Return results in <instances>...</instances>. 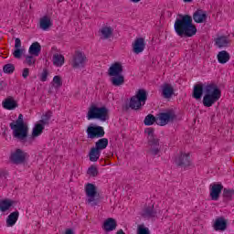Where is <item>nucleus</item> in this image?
I'll use <instances>...</instances> for the list:
<instances>
[{
    "instance_id": "nucleus-18",
    "label": "nucleus",
    "mask_w": 234,
    "mask_h": 234,
    "mask_svg": "<svg viewBox=\"0 0 234 234\" xmlns=\"http://www.w3.org/2000/svg\"><path fill=\"white\" fill-rule=\"evenodd\" d=\"M218 48H226L229 47V38L227 36H220L214 39Z\"/></svg>"
},
{
    "instance_id": "nucleus-19",
    "label": "nucleus",
    "mask_w": 234,
    "mask_h": 234,
    "mask_svg": "<svg viewBox=\"0 0 234 234\" xmlns=\"http://www.w3.org/2000/svg\"><path fill=\"white\" fill-rule=\"evenodd\" d=\"M193 19L195 23H204L207 19V13L202 9H197L193 14Z\"/></svg>"
},
{
    "instance_id": "nucleus-40",
    "label": "nucleus",
    "mask_w": 234,
    "mask_h": 234,
    "mask_svg": "<svg viewBox=\"0 0 234 234\" xmlns=\"http://www.w3.org/2000/svg\"><path fill=\"white\" fill-rule=\"evenodd\" d=\"M53 83H54L55 89H59V87L63 86V81L61 80V77L58 75L53 78Z\"/></svg>"
},
{
    "instance_id": "nucleus-36",
    "label": "nucleus",
    "mask_w": 234,
    "mask_h": 234,
    "mask_svg": "<svg viewBox=\"0 0 234 234\" xmlns=\"http://www.w3.org/2000/svg\"><path fill=\"white\" fill-rule=\"evenodd\" d=\"M101 33L104 39H109L112 36V27H104L101 29Z\"/></svg>"
},
{
    "instance_id": "nucleus-14",
    "label": "nucleus",
    "mask_w": 234,
    "mask_h": 234,
    "mask_svg": "<svg viewBox=\"0 0 234 234\" xmlns=\"http://www.w3.org/2000/svg\"><path fill=\"white\" fill-rule=\"evenodd\" d=\"M213 228L215 231H226L228 229V219L224 217L216 218Z\"/></svg>"
},
{
    "instance_id": "nucleus-17",
    "label": "nucleus",
    "mask_w": 234,
    "mask_h": 234,
    "mask_svg": "<svg viewBox=\"0 0 234 234\" xmlns=\"http://www.w3.org/2000/svg\"><path fill=\"white\" fill-rule=\"evenodd\" d=\"M222 189H224V186H222V184H214L210 188L211 200H218V198H220Z\"/></svg>"
},
{
    "instance_id": "nucleus-45",
    "label": "nucleus",
    "mask_w": 234,
    "mask_h": 234,
    "mask_svg": "<svg viewBox=\"0 0 234 234\" xmlns=\"http://www.w3.org/2000/svg\"><path fill=\"white\" fill-rule=\"evenodd\" d=\"M144 133L148 134V138H154V128H147L145 129Z\"/></svg>"
},
{
    "instance_id": "nucleus-21",
    "label": "nucleus",
    "mask_w": 234,
    "mask_h": 234,
    "mask_svg": "<svg viewBox=\"0 0 234 234\" xmlns=\"http://www.w3.org/2000/svg\"><path fill=\"white\" fill-rule=\"evenodd\" d=\"M204 94V84L199 83V84H196L194 86V90H193V93H192V97L195 100H202V96Z\"/></svg>"
},
{
    "instance_id": "nucleus-1",
    "label": "nucleus",
    "mask_w": 234,
    "mask_h": 234,
    "mask_svg": "<svg viewBox=\"0 0 234 234\" xmlns=\"http://www.w3.org/2000/svg\"><path fill=\"white\" fill-rule=\"evenodd\" d=\"M174 28L180 37H193L197 34V27L193 25V17L189 15H179Z\"/></svg>"
},
{
    "instance_id": "nucleus-26",
    "label": "nucleus",
    "mask_w": 234,
    "mask_h": 234,
    "mask_svg": "<svg viewBox=\"0 0 234 234\" xmlns=\"http://www.w3.org/2000/svg\"><path fill=\"white\" fill-rule=\"evenodd\" d=\"M3 107L7 111H14V109L17 108V102L14 99L8 98L3 101Z\"/></svg>"
},
{
    "instance_id": "nucleus-11",
    "label": "nucleus",
    "mask_w": 234,
    "mask_h": 234,
    "mask_svg": "<svg viewBox=\"0 0 234 234\" xmlns=\"http://www.w3.org/2000/svg\"><path fill=\"white\" fill-rule=\"evenodd\" d=\"M148 140V153L152 154V156H158L160 154V139L156 136L154 137H147Z\"/></svg>"
},
{
    "instance_id": "nucleus-12",
    "label": "nucleus",
    "mask_w": 234,
    "mask_h": 234,
    "mask_svg": "<svg viewBox=\"0 0 234 234\" xmlns=\"http://www.w3.org/2000/svg\"><path fill=\"white\" fill-rule=\"evenodd\" d=\"M175 164L177 167H189L191 165V157L187 154H180L175 158Z\"/></svg>"
},
{
    "instance_id": "nucleus-29",
    "label": "nucleus",
    "mask_w": 234,
    "mask_h": 234,
    "mask_svg": "<svg viewBox=\"0 0 234 234\" xmlns=\"http://www.w3.org/2000/svg\"><path fill=\"white\" fill-rule=\"evenodd\" d=\"M230 56L229 53L226 50L219 51L218 54V61L221 65H224L229 61Z\"/></svg>"
},
{
    "instance_id": "nucleus-10",
    "label": "nucleus",
    "mask_w": 234,
    "mask_h": 234,
    "mask_svg": "<svg viewBox=\"0 0 234 234\" xmlns=\"http://www.w3.org/2000/svg\"><path fill=\"white\" fill-rule=\"evenodd\" d=\"M176 119V114H175V112L168 111L166 112H161L158 114L156 123L157 125L164 127V125H167L169 122H175Z\"/></svg>"
},
{
    "instance_id": "nucleus-6",
    "label": "nucleus",
    "mask_w": 234,
    "mask_h": 234,
    "mask_svg": "<svg viewBox=\"0 0 234 234\" xmlns=\"http://www.w3.org/2000/svg\"><path fill=\"white\" fill-rule=\"evenodd\" d=\"M88 61L89 58H87V55L83 51H75L71 58V67L72 69H85Z\"/></svg>"
},
{
    "instance_id": "nucleus-32",
    "label": "nucleus",
    "mask_w": 234,
    "mask_h": 234,
    "mask_svg": "<svg viewBox=\"0 0 234 234\" xmlns=\"http://www.w3.org/2000/svg\"><path fill=\"white\" fill-rule=\"evenodd\" d=\"M29 54L31 56H39L41 52V45L38 42H34L30 47L28 50Z\"/></svg>"
},
{
    "instance_id": "nucleus-49",
    "label": "nucleus",
    "mask_w": 234,
    "mask_h": 234,
    "mask_svg": "<svg viewBox=\"0 0 234 234\" xmlns=\"http://www.w3.org/2000/svg\"><path fill=\"white\" fill-rule=\"evenodd\" d=\"M6 89V82L1 80L0 81V90H5Z\"/></svg>"
},
{
    "instance_id": "nucleus-39",
    "label": "nucleus",
    "mask_w": 234,
    "mask_h": 234,
    "mask_svg": "<svg viewBox=\"0 0 234 234\" xmlns=\"http://www.w3.org/2000/svg\"><path fill=\"white\" fill-rule=\"evenodd\" d=\"M137 234H151V231L149 230V228L145 227V225H138Z\"/></svg>"
},
{
    "instance_id": "nucleus-4",
    "label": "nucleus",
    "mask_w": 234,
    "mask_h": 234,
    "mask_svg": "<svg viewBox=\"0 0 234 234\" xmlns=\"http://www.w3.org/2000/svg\"><path fill=\"white\" fill-rule=\"evenodd\" d=\"M87 119L107 122L109 120V109L105 106L98 107L96 104H92L88 110Z\"/></svg>"
},
{
    "instance_id": "nucleus-30",
    "label": "nucleus",
    "mask_w": 234,
    "mask_h": 234,
    "mask_svg": "<svg viewBox=\"0 0 234 234\" xmlns=\"http://www.w3.org/2000/svg\"><path fill=\"white\" fill-rule=\"evenodd\" d=\"M39 27L42 30H48V28L52 27V21L50 20V17L45 16L42 18H40Z\"/></svg>"
},
{
    "instance_id": "nucleus-25",
    "label": "nucleus",
    "mask_w": 234,
    "mask_h": 234,
    "mask_svg": "<svg viewBox=\"0 0 234 234\" xmlns=\"http://www.w3.org/2000/svg\"><path fill=\"white\" fill-rule=\"evenodd\" d=\"M111 82L113 87H122L125 83V77L123 75L112 76Z\"/></svg>"
},
{
    "instance_id": "nucleus-7",
    "label": "nucleus",
    "mask_w": 234,
    "mask_h": 234,
    "mask_svg": "<svg viewBox=\"0 0 234 234\" xmlns=\"http://www.w3.org/2000/svg\"><path fill=\"white\" fill-rule=\"evenodd\" d=\"M86 133L88 134V138H90V140H94V138H103L105 136V130L103 127L95 125L94 123H90Z\"/></svg>"
},
{
    "instance_id": "nucleus-52",
    "label": "nucleus",
    "mask_w": 234,
    "mask_h": 234,
    "mask_svg": "<svg viewBox=\"0 0 234 234\" xmlns=\"http://www.w3.org/2000/svg\"><path fill=\"white\" fill-rule=\"evenodd\" d=\"M184 3H193V0H183Z\"/></svg>"
},
{
    "instance_id": "nucleus-15",
    "label": "nucleus",
    "mask_w": 234,
    "mask_h": 234,
    "mask_svg": "<svg viewBox=\"0 0 234 234\" xmlns=\"http://www.w3.org/2000/svg\"><path fill=\"white\" fill-rule=\"evenodd\" d=\"M157 215L158 211L154 209V205L144 207L142 212L143 218H146L147 220L156 218Z\"/></svg>"
},
{
    "instance_id": "nucleus-9",
    "label": "nucleus",
    "mask_w": 234,
    "mask_h": 234,
    "mask_svg": "<svg viewBox=\"0 0 234 234\" xmlns=\"http://www.w3.org/2000/svg\"><path fill=\"white\" fill-rule=\"evenodd\" d=\"M26 160L27 153L19 148H17L15 152L11 153L9 156V161L15 165H21V164H25Z\"/></svg>"
},
{
    "instance_id": "nucleus-53",
    "label": "nucleus",
    "mask_w": 234,
    "mask_h": 234,
    "mask_svg": "<svg viewBox=\"0 0 234 234\" xmlns=\"http://www.w3.org/2000/svg\"><path fill=\"white\" fill-rule=\"evenodd\" d=\"M141 0H132L133 3H140Z\"/></svg>"
},
{
    "instance_id": "nucleus-35",
    "label": "nucleus",
    "mask_w": 234,
    "mask_h": 234,
    "mask_svg": "<svg viewBox=\"0 0 234 234\" xmlns=\"http://www.w3.org/2000/svg\"><path fill=\"white\" fill-rule=\"evenodd\" d=\"M50 118H52V111H48L45 112V114L41 116V120L39 121V122L45 125H48Z\"/></svg>"
},
{
    "instance_id": "nucleus-20",
    "label": "nucleus",
    "mask_w": 234,
    "mask_h": 234,
    "mask_svg": "<svg viewBox=\"0 0 234 234\" xmlns=\"http://www.w3.org/2000/svg\"><path fill=\"white\" fill-rule=\"evenodd\" d=\"M116 226H118V224L116 223V219L112 218H109L104 221L102 229H104V231H107V232L114 231V229H116Z\"/></svg>"
},
{
    "instance_id": "nucleus-51",
    "label": "nucleus",
    "mask_w": 234,
    "mask_h": 234,
    "mask_svg": "<svg viewBox=\"0 0 234 234\" xmlns=\"http://www.w3.org/2000/svg\"><path fill=\"white\" fill-rule=\"evenodd\" d=\"M117 234H125V232H123V229H120L117 231Z\"/></svg>"
},
{
    "instance_id": "nucleus-31",
    "label": "nucleus",
    "mask_w": 234,
    "mask_h": 234,
    "mask_svg": "<svg viewBox=\"0 0 234 234\" xmlns=\"http://www.w3.org/2000/svg\"><path fill=\"white\" fill-rule=\"evenodd\" d=\"M101 155V152L98 150L95 147H92L90 150L89 156H90V162H98L100 160V156Z\"/></svg>"
},
{
    "instance_id": "nucleus-42",
    "label": "nucleus",
    "mask_w": 234,
    "mask_h": 234,
    "mask_svg": "<svg viewBox=\"0 0 234 234\" xmlns=\"http://www.w3.org/2000/svg\"><path fill=\"white\" fill-rule=\"evenodd\" d=\"M98 168L95 165H91L88 168L87 174L90 176H98Z\"/></svg>"
},
{
    "instance_id": "nucleus-8",
    "label": "nucleus",
    "mask_w": 234,
    "mask_h": 234,
    "mask_svg": "<svg viewBox=\"0 0 234 234\" xmlns=\"http://www.w3.org/2000/svg\"><path fill=\"white\" fill-rule=\"evenodd\" d=\"M86 196L88 197L87 202L90 206H98V199H96V195H98V190L94 184L88 183L85 187Z\"/></svg>"
},
{
    "instance_id": "nucleus-46",
    "label": "nucleus",
    "mask_w": 234,
    "mask_h": 234,
    "mask_svg": "<svg viewBox=\"0 0 234 234\" xmlns=\"http://www.w3.org/2000/svg\"><path fill=\"white\" fill-rule=\"evenodd\" d=\"M8 177V173L6 171L0 172V181L5 182Z\"/></svg>"
},
{
    "instance_id": "nucleus-5",
    "label": "nucleus",
    "mask_w": 234,
    "mask_h": 234,
    "mask_svg": "<svg viewBox=\"0 0 234 234\" xmlns=\"http://www.w3.org/2000/svg\"><path fill=\"white\" fill-rule=\"evenodd\" d=\"M147 90L144 89H140L136 91L135 95L130 99L129 107L133 111H140L144 105H145V101H147Z\"/></svg>"
},
{
    "instance_id": "nucleus-41",
    "label": "nucleus",
    "mask_w": 234,
    "mask_h": 234,
    "mask_svg": "<svg viewBox=\"0 0 234 234\" xmlns=\"http://www.w3.org/2000/svg\"><path fill=\"white\" fill-rule=\"evenodd\" d=\"M25 63H27V65H28V67H34V65H36V58H34L33 55L27 56Z\"/></svg>"
},
{
    "instance_id": "nucleus-27",
    "label": "nucleus",
    "mask_w": 234,
    "mask_h": 234,
    "mask_svg": "<svg viewBox=\"0 0 234 234\" xmlns=\"http://www.w3.org/2000/svg\"><path fill=\"white\" fill-rule=\"evenodd\" d=\"M45 125L42 122L38 121V123L35 125L32 132V137L37 138V136H40V134H43V131L45 130Z\"/></svg>"
},
{
    "instance_id": "nucleus-34",
    "label": "nucleus",
    "mask_w": 234,
    "mask_h": 234,
    "mask_svg": "<svg viewBox=\"0 0 234 234\" xmlns=\"http://www.w3.org/2000/svg\"><path fill=\"white\" fill-rule=\"evenodd\" d=\"M65 63V57L63 55L55 54L53 56V65H56V67H61Z\"/></svg>"
},
{
    "instance_id": "nucleus-44",
    "label": "nucleus",
    "mask_w": 234,
    "mask_h": 234,
    "mask_svg": "<svg viewBox=\"0 0 234 234\" xmlns=\"http://www.w3.org/2000/svg\"><path fill=\"white\" fill-rule=\"evenodd\" d=\"M48 78V69H44L42 73L40 74V81L45 82L47 81Z\"/></svg>"
},
{
    "instance_id": "nucleus-47",
    "label": "nucleus",
    "mask_w": 234,
    "mask_h": 234,
    "mask_svg": "<svg viewBox=\"0 0 234 234\" xmlns=\"http://www.w3.org/2000/svg\"><path fill=\"white\" fill-rule=\"evenodd\" d=\"M30 74V69L28 68H25L22 72V77L27 80Z\"/></svg>"
},
{
    "instance_id": "nucleus-13",
    "label": "nucleus",
    "mask_w": 234,
    "mask_h": 234,
    "mask_svg": "<svg viewBox=\"0 0 234 234\" xmlns=\"http://www.w3.org/2000/svg\"><path fill=\"white\" fill-rule=\"evenodd\" d=\"M123 73V66L120 62H115L108 69V76H120Z\"/></svg>"
},
{
    "instance_id": "nucleus-16",
    "label": "nucleus",
    "mask_w": 234,
    "mask_h": 234,
    "mask_svg": "<svg viewBox=\"0 0 234 234\" xmlns=\"http://www.w3.org/2000/svg\"><path fill=\"white\" fill-rule=\"evenodd\" d=\"M133 50L134 54H142L143 50H145V40L144 37H138L133 44Z\"/></svg>"
},
{
    "instance_id": "nucleus-24",
    "label": "nucleus",
    "mask_w": 234,
    "mask_h": 234,
    "mask_svg": "<svg viewBox=\"0 0 234 234\" xmlns=\"http://www.w3.org/2000/svg\"><path fill=\"white\" fill-rule=\"evenodd\" d=\"M14 204H16V201H14L12 199L5 198L4 200H1L0 201V211H2V213H5V211H8V209H10V207H12V206H14Z\"/></svg>"
},
{
    "instance_id": "nucleus-28",
    "label": "nucleus",
    "mask_w": 234,
    "mask_h": 234,
    "mask_svg": "<svg viewBox=\"0 0 234 234\" xmlns=\"http://www.w3.org/2000/svg\"><path fill=\"white\" fill-rule=\"evenodd\" d=\"M223 202H231L234 198V189L223 188Z\"/></svg>"
},
{
    "instance_id": "nucleus-48",
    "label": "nucleus",
    "mask_w": 234,
    "mask_h": 234,
    "mask_svg": "<svg viewBox=\"0 0 234 234\" xmlns=\"http://www.w3.org/2000/svg\"><path fill=\"white\" fill-rule=\"evenodd\" d=\"M15 48H21V39L20 38L15 39Z\"/></svg>"
},
{
    "instance_id": "nucleus-38",
    "label": "nucleus",
    "mask_w": 234,
    "mask_h": 234,
    "mask_svg": "<svg viewBox=\"0 0 234 234\" xmlns=\"http://www.w3.org/2000/svg\"><path fill=\"white\" fill-rule=\"evenodd\" d=\"M3 70L5 74H14V70H16V66L12 63H8L4 65Z\"/></svg>"
},
{
    "instance_id": "nucleus-50",
    "label": "nucleus",
    "mask_w": 234,
    "mask_h": 234,
    "mask_svg": "<svg viewBox=\"0 0 234 234\" xmlns=\"http://www.w3.org/2000/svg\"><path fill=\"white\" fill-rule=\"evenodd\" d=\"M64 234H74V229H67L66 230H65V233Z\"/></svg>"
},
{
    "instance_id": "nucleus-43",
    "label": "nucleus",
    "mask_w": 234,
    "mask_h": 234,
    "mask_svg": "<svg viewBox=\"0 0 234 234\" xmlns=\"http://www.w3.org/2000/svg\"><path fill=\"white\" fill-rule=\"evenodd\" d=\"M24 49L21 48H15V51L13 52L14 58L16 59H20V58L23 56Z\"/></svg>"
},
{
    "instance_id": "nucleus-22",
    "label": "nucleus",
    "mask_w": 234,
    "mask_h": 234,
    "mask_svg": "<svg viewBox=\"0 0 234 234\" xmlns=\"http://www.w3.org/2000/svg\"><path fill=\"white\" fill-rule=\"evenodd\" d=\"M163 97L166 100H169V98H173V94H175V88H173V85L169 83H165L163 85Z\"/></svg>"
},
{
    "instance_id": "nucleus-33",
    "label": "nucleus",
    "mask_w": 234,
    "mask_h": 234,
    "mask_svg": "<svg viewBox=\"0 0 234 234\" xmlns=\"http://www.w3.org/2000/svg\"><path fill=\"white\" fill-rule=\"evenodd\" d=\"M107 145H109V139L101 138L95 143V149L101 152L103 149H107Z\"/></svg>"
},
{
    "instance_id": "nucleus-37",
    "label": "nucleus",
    "mask_w": 234,
    "mask_h": 234,
    "mask_svg": "<svg viewBox=\"0 0 234 234\" xmlns=\"http://www.w3.org/2000/svg\"><path fill=\"white\" fill-rule=\"evenodd\" d=\"M158 122V118L154 117L153 114H148L144 121V125H153L154 122Z\"/></svg>"
},
{
    "instance_id": "nucleus-23",
    "label": "nucleus",
    "mask_w": 234,
    "mask_h": 234,
    "mask_svg": "<svg viewBox=\"0 0 234 234\" xmlns=\"http://www.w3.org/2000/svg\"><path fill=\"white\" fill-rule=\"evenodd\" d=\"M19 218V211L12 212L6 218V226L7 228H12L16 226V222H17Z\"/></svg>"
},
{
    "instance_id": "nucleus-3",
    "label": "nucleus",
    "mask_w": 234,
    "mask_h": 234,
    "mask_svg": "<svg viewBox=\"0 0 234 234\" xmlns=\"http://www.w3.org/2000/svg\"><path fill=\"white\" fill-rule=\"evenodd\" d=\"M205 92L206 94L203 97L204 107H213L220 100V96H222V91L215 83L207 84L205 87Z\"/></svg>"
},
{
    "instance_id": "nucleus-2",
    "label": "nucleus",
    "mask_w": 234,
    "mask_h": 234,
    "mask_svg": "<svg viewBox=\"0 0 234 234\" xmlns=\"http://www.w3.org/2000/svg\"><path fill=\"white\" fill-rule=\"evenodd\" d=\"M10 129L13 130V138L19 142L23 145H27V144H32L29 140L32 138L28 137V125L25 123L23 120V114H19L18 118L16 122H12L9 124Z\"/></svg>"
}]
</instances>
